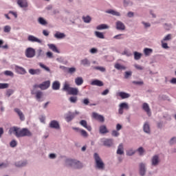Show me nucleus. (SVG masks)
<instances>
[{"mask_svg": "<svg viewBox=\"0 0 176 176\" xmlns=\"http://www.w3.org/2000/svg\"><path fill=\"white\" fill-rule=\"evenodd\" d=\"M10 134H14L16 138H21L22 137H31L32 133L27 128L20 129L17 126H13L9 130Z\"/></svg>", "mask_w": 176, "mask_h": 176, "instance_id": "nucleus-1", "label": "nucleus"}, {"mask_svg": "<svg viewBox=\"0 0 176 176\" xmlns=\"http://www.w3.org/2000/svg\"><path fill=\"white\" fill-rule=\"evenodd\" d=\"M94 159L95 160V168L100 170H105V164L98 153H95L94 154Z\"/></svg>", "mask_w": 176, "mask_h": 176, "instance_id": "nucleus-2", "label": "nucleus"}, {"mask_svg": "<svg viewBox=\"0 0 176 176\" xmlns=\"http://www.w3.org/2000/svg\"><path fill=\"white\" fill-rule=\"evenodd\" d=\"M139 174L140 176H145L146 175V164L140 162L139 164Z\"/></svg>", "mask_w": 176, "mask_h": 176, "instance_id": "nucleus-3", "label": "nucleus"}, {"mask_svg": "<svg viewBox=\"0 0 176 176\" xmlns=\"http://www.w3.org/2000/svg\"><path fill=\"white\" fill-rule=\"evenodd\" d=\"M25 54L28 58H32L33 57H35V49L28 47L26 49Z\"/></svg>", "mask_w": 176, "mask_h": 176, "instance_id": "nucleus-4", "label": "nucleus"}, {"mask_svg": "<svg viewBox=\"0 0 176 176\" xmlns=\"http://www.w3.org/2000/svg\"><path fill=\"white\" fill-rule=\"evenodd\" d=\"M60 69H63L65 72H67V74H69L70 75H73V74H75L76 72V67H67L65 66H60Z\"/></svg>", "mask_w": 176, "mask_h": 176, "instance_id": "nucleus-5", "label": "nucleus"}, {"mask_svg": "<svg viewBox=\"0 0 176 176\" xmlns=\"http://www.w3.org/2000/svg\"><path fill=\"white\" fill-rule=\"evenodd\" d=\"M92 118L96 120H98V122H100V123H104V122H105V118L104 116L98 114L96 112L92 113Z\"/></svg>", "mask_w": 176, "mask_h": 176, "instance_id": "nucleus-6", "label": "nucleus"}, {"mask_svg": "<svg viewBox=\"0 0 176 176\" xmlns=\"http://www.w3.org/2000/svg\"><path fill=\"white\" fill-rule=\"evenodd\" d=\"M92 118L96 120H98V122H100V123H104V122H105V118L104 116L98 114L96 112L92 113Z\"/></svg>", "mask_w": 176, "mask_h": 176, "instance_id": "nucleus-7", "label": "nucleus"}, {"mask_svg": "<svg viewBox=\"0 0 176 176\" xmlns=\"http://www.w3.org/2000/svg\"><path fill=\"white\" fill-rule=\"evenodd\" d=\"M16 3L21 9H27L28 8V1L27 0H16Z\"/></svg>", "mask_w": 176, "mask_h": 176, "instance_id": "nucleus-8", "label": "nucleus"}, {"mask_svg": "<svg viewBox=\"0 0 176 176\" xmlns=\"http://www.w3.org/2000/svg\"><path fill=\"white\" fill-rule=\"evenodd\" d=\"M101 142H102L104 146H107V148H111L112 145H113V139H101Z\"/></svg>", "mask_w": 176, "mask_h": 176, "instance_id": "nucleus-9", "label": "nucleus"}, {"mask_svg": "<svg viewBox=\"0 0 176 176\" xmlns=\"http://www.w3.org/2000/svg\"><path fill=\"white\" fill-rule=\"evenodd\" d=\"M49 127L50 129H55V130H59L60 123H58V121L53 120L50 122Z\"/></svg>", "mask_w": 176, "mask_h": 176, "instance_id": "nucleus-10", "label": "nucleus"}, {"mask_svg": "<svg viewBox=\"0 0 176 176\" xmlns=\"http://www.w3.org/2000/svg\"><path fill=\"white\" fill-rule=\"evenodd\" d=\"M75 118V113H72L71 111H68L65 115V120L67 122V123H69L74 118Z\"/></svg>", "mask_w": 176, "mask_h": 176, "instance_id": "nucleus-11", "label": "nucleus"}, {"mask_svg": "<svg viewBox=\"0 0 176 176\" xmlns=\"http://www.w3.org/2000/svg\"><path fill=\"white\" fill-rule=\"evenodd\" d=\"M27 164H28V161H27V160L18 161L14 163L15 166L18 167L19 168L25 167Z\"/></svg>", "mask_w": 176, "mask_h": 176, "instance_id": "nucleus-12", "label": "nucleus"}, {"mask_svg": "<svg viewBox=\"0 0 176 176\" xmlns=\"http://www.w3.org/2000/svg\"><path fill=\"white\" fill-rule=\"evenodd\" d=\"M116 28L118 30V31H124V30H126V25L124 23H123V22L118 21L116 23Z\"/></svg>", "mask_w": 176, "mask_h": 176, "instance_id": "nucleus-13", "label": "nucleus"}, {"mask_svg": "<svg viewBox=\"0 0 176 176\" xmlns=\"http://www.w3.org/2000/svg\"><path fill=\"white\" fill-rule=\"evenodd\" d=\"M99 133L102 134V135H104V134H108L109 133V130L107 127V125L102 124L99 126Z\"/></svg>", "mask_w": 176, "mask_h": 176, "instance_id": "nucleus-14", "label": "nucleus"}, {"mask_svg": "<svg viewBox=\"0 0 176 176\" xmlns=\"http://www.w3.org/2000/svg\"><path fill=\"white\" fill-rule=\"evenodd\" d=\"M49 87H50V80L44 81L39 84V89L41 90H47Z\"/></svg>", "mask_w": 176, "mask_h": 176, "instance_id": "nucleus-15", "label": "nucleus"}, {"mask_svg": "<svg viewBox=\"0 0 176 176\" xmlns=\"http://www.w3.org/2000/svg\"><path fill=\"white\" fill-rule=\"evenodd\" d=\"M160 162L159 155H155L151 158V166H153V167H156V166L159 165Z\"/></svg>", "mask_w": 176, "mask_h": 176, "instance_id": "nucleus-16", "label": "nucleus"}, {"mask_svg": "<svg viewBox=\"0 0 176 176\" xmlns=\"http://www.w3.org/2000/svg\"><path fill=\"white\" fill-rule=\"evenodd\" d=\"M15 71L16 74H19V75H25V74H27V71L25 70V69L19 65L15 66Z\"/></svg>", "mask_w": 176, "mask_h": 176, "instance_id": "nucleus-17", "label": "nucleus"}, {"mask_svg": "<svg viewBox=\"0 0 176 176\" xmlns=\"http://www.w3.org/2000/svg\"><path fill=\"white\" fill-rule=\"evenodd\" d=\"M28 41L29 42H32V43H42V40L35 37L34 35H29L28 36Z\"/></svg>", "mask_w": 176, "mask_h": 176, "instance_id": "nucleus-18", "label": "nucleus"}, {"mask_svg": "<svg viewBox=\"0 0 176 176\" xmlns=\"http://www.w3.org/2000/svg\"><path fill=\"white\" fill-rule=\"evenodd\" d=\"M143 131L146 134H151V124L148 122H145L143 124Z\"/></svg>", "mask_w": 176, "mask_h": 176, "instance_id": "nucleus-19", "label": "nucleus"}, {"mask_svg": "<svg viewBox=\"0 0 176 176\" xmlns=\"http://www.w3.org/2000/svg\"><path fill=\"white\" fill-rule=\"evenodd\" d=\"M142 109L147 113L148 116H151V115H152V113L151 112V108L149 107V104H148V103H143Z\"/></svg>", "mask_w": 176, "mask_h": 176, "instance_id": "nucleus-20", "label": "nucleus"}, {"mask_svg": "<svg viewBox=\"0 0 176 176\" xmlns=\"http://www.w3.org/2000/svg\"><path fill=\"white\" fill-rule=\"evenodd\" d=\"M90 85L91 86H98V87H102V86H104V82L100 80H93Z\"/></svg>", "mask_w": 176, "mask_h": 176, "instance_id": "nucleus-21", "label": "nucleus"}, {"mask_svg": "<svg viewBox=\"0 0 176 176\" xmlns=\"http://www.w3.org/2000/svg\"><path fill=\"white\" fill-rule=\"evenodd\" d=\"M14 111L19 116L20 120H21V121L25 120V117L24 116V113H23V111H21V110H20V109L15 108L14 109Z\"/></svg>", "mask_w": 176, "mask_h": 176, "instance_id": "nucleus-22", "label": "nucleus"}, {"mask_svg": "<svg viewBox=\"0 0 176 176\" xmlns=\"http://www.w3.org/2000/svg\"><path fill=\"white\" fill-rule=\"evenodd\" d=\"M117 96L120 97V98H122V100H124L126 98H130V97H131L130 94H127V93H126L124 91L118 92L117 94Z\"/></svg>", "mask_w": 176, "mask_h": 176, "instance_id": "nucleus-23", "label": "nucleus"}, {"mask_svg": "<svg viewBox=\"0 0 176 176\" xmlns=\"http://www.w3.org/2000/svg\"><path fill=\"white\" fill-rule=\"evenodd\" d=\"M80 124L82 126V127H85V129H87L88 131H91V126L87 125V121L82 120L80 121Z\"/></svg>", "mask_w": 176, "mask_h": 176, "instance_id": "nucleus-24", "label": "nucleus"}, {"mask_svg": "<svg viewBox=\"0 0 176 176\" xmlns=\"http://www.w3.org/2000/svg\"><path fill=\"white\" fill-rule=\"evenodd\" d=\"M105 12L107 13L108 14H112V16H116L117 17H120L121 16L120 12L112 9L106 10Z\"/></svg>", "mask_w": 176, "mask_h": 176, "instance_id": "nucleus-25", "label": "nucleus"}, {"mask_svg": "<svg viewBox=\"0 0 176 176\" xmlns=\"http://www.w3.org/2000/svg\"><path fill=\"white\" fill-rule=\"evenodd\" d=\"M116 153L117 155H124V147L123 146V143L118 145Z\"/></svg>", "mask_w": 176, "mask_h": 176, "instance_id": "nucleus-26", "label": "nucleus"}, {"mask_svg": "<svg viewBox=\"0 0 176 176\" xmlns=\"http://www.w3.org/2000/svg\"><path fill=\"white\" fill-rule=\"evenodd\" d=\"M76 160L66 159L65 161V164L66 167H74Z\"/></svg>", "mask_w": 176, "mask_h": 176, "instance_id": "nucleus-27", "label": "nucleus"}, {"mask_svg": "<svg viewBox=\"0 0 176 176\" xmlns=\"http://www.w3.org/2000/svg\"><path fill=\"white\" fill-rule=\"evenodd\" d=\"M32 94H35L36 96V99L38 102H41V98H42L43 96V93L41 91H37L36 93H34V91H32Z\"/></svg>", "mask_w": 176, "mask_h": 176, "instance_id": "nucleus-28", "label": "nucleus"}, {"mask_svg": "<svg viewBox=\"0 0 176 176\" xmlns=\"http://www.w3.org/2000/svg\"><path fill=\"white\" fill-rule=\"evenodd\" d=\"M60 86H61L60 81L55 80L52 83V90H60Z\"/></svg>", "mask_w": 176, "mask_h": 176, "instance_id": "nucleus-29", "label": "nucleus"}, {"mask_svg": "<svg viewBox=\"0 0 176 176\" xmlns=\"http://www.w3.org/2000/svg\"><path fill=\"white\" fill-rule=\"evenodd\" d=\"M54 38L56 39H64L65 38L66 35L65 33H61L60 32H56V33L54 34Z\"/></svg>", "mask_w": 176, "mask_h": 176, "instance_id": "nucleus-30", "label": "nucleus"}, {"mask_svg": "<svg viewBox=\"0 0 176 176\" xmlns=\"http://www.w3.org/2000/svg\"><path fill=\"white\" fill-rule=\"evenodd\" d=\"M79 93V89L78 88L72 87L70 88V91L68 92V94L70 96H78V94Z\"/></svg>", "mask_w": 176, "mask_h": 176, "instance_id": "nucleus-31", "label": "nucleus"}, {"mask_svg": "<svg viewBox=\"0 0 176 176\" xmlns=\"http://www.w3.org/2000/svg\"><path fill=\"white\" fill-rule=\"evenodd\" d=\"M41 69H29V74L30 75H41Z\"/></svg>", "mask_w": 176, "mask_h": 176, "instance_id": "nucleus-32", "label": "nucleus"}, {"mask_svg": "<svg viewBox=\"0 0 176 176\" xmlns=\"http://www.w3.org/2000/svg\"><path fill=\"white\" fill-rule=\"evenodd\" d=\"M71 88L72 87L69 86V84L67 82H65L62 90L63 91H67V93H69Z\"/></svg>", "mask_w": 176, "mask_h": 176, "instance_id": "nucleus-33", "label": "nucleus"}, {"mask_svg": "<svg viewBox=\"0 0 176 176\" xmlns=\"http://www.w3.org/2000/svg\"><path fill=\"white\" fill-rule=\"evenodd\" d=\"M47 46L50 50H52V52H54L55 53H60V50L57 49V47H56V45L54 44H47Z\"/></svg>", "mask_w": 176, "mask_h": 176, "instance_id": "nucleus-34", "label": "nucleus"}, {"mask_svg": "<svg viewBox=\"0 0 176 176\" xmlns=\"http://www.w3.org/2000/svg\"><path fill=\"white\" fill-rule=\"evenodd\" d=\"M74 82L76 86H82V85H83V78L77 77L75 78Z\"/></svg>", "mask_w": 176, "mask_h": 176, "instance_id": "nucleus-35", "label": "nucleus"}, {"mask_svg": "<svg viewBox=\"0 0 176 176\" xmlns=\"http://www.w3.org/2000/svg\"><path fill=\"white\" fill-rule=\"evenodd\" d=\"M80 64L84 67H90V60L85 58L80 60Z\"/></svg>", "mask_w": 176, "mask_h": 176, "instance_id": "nucleus-36", "label": "nucleus"}, {"mask_svg": "<svg viewBox=\"0 0 176 176\" xmlns=\"http://www.w3.org/2000/svg\"><path fill=\"white\" fill-rule=\"evenodd\" d=\"M83 167V165L80 163V161L75 160L74 164L73 165V168H82Z\"/></svg>", "mask_w": 176, "mask_h": 176, "instance_id": "nucleus-37", "label": "nucleus"}, {"mask_svg": "<svg viewBox=\"0 0 176 176\" xmlns=\"http://www.w3.org/2000/svg\"><path fill=\"white\" fill-rule=\"evenodd\" d=\"M144 53L146 57H148V56L153 53V50H152L151 48H144Z\"/></svg>", "mask_w": 176, "mask_h": 176, "instance_id": "nucleus-38", "label": "nucleus"}, {"mask_svg": "<svg viewBox=\"0 0 176 176\" xmlns=\"http://www.w3.org/2000/svg\"><path fill=\"white\" fill-rule=\"evenodd\" d=\"M45 55V52L42 50L41 48H39L38 50H36V58H39V57H43Z\"/></svg>", "mask_w": 176, "mask_h": 176, "instance_id": "nucleus-39", "label": "nucleus"}, {"mask_svg": "<svg viewBox=\"0 0 176 176\" xmlns=\"http://www.w3.org/2000/svg\"><path fill=\"white\" fill-rule=\"evenodd\" d=\"M133 56H134V60H141V57H142V54L138 52H133Z\"/></svg>", "mask_w": 176, "mask_h": 176, "instance_id": "nucleus-40", "label": "nucleus"}, {"mask_svg": "<svg viewBox=\"0 0 176 176\" xmlns=\"http://www.w3.org/2000/svg\"><path fill=\"white\" fill-rule=\"evenodd\" d=\"M173 39V34H168L166 36H165L162 40L164 42H168Z\"/></svg>", "mask_w": 176, "mask_h": 176, "instance_id": "nucleus-41", "label": "nucleus"}, {"mask_svg": "<svg viewBox=\"0 0 176 176\" xmlns=\"http://www.w3.org/2000/svg\"><path fill=\"white\" fill-rule=\"evenodd\" d=\"M109 28V26H108L107 24H100L96 27V30H108Z\"/></svg>", "mask_w": 176, "mask_h": 176, "instance_id": "nucleus-42", "label": "nucleus"}, {"mask_svg": "<svg viewBox=\"0 0 176 176\" xmlns=\"http://www.w3.org/2000/svg\"><path fill=\"white\" fill-rule=\"evenodd\" d=\"M114 67L116 68V69H118V71H120L122 69L123 70L126 69V67L124 65H120V63H116L114 65Z\"/></svg>", "mask_w": 176, "mask_h": 176, "instance_id": "nucleus-43", "label": "nucleus"}, {"mask_svg": "<svg viewBox=\"0 0 176 176\" xmlns=\"http://www.w3.org/2000/svg\"><path fill=\"white\" fill-rule=\"evenodd\" d=\"M38 23L41 25H47V21H46V20H45V19H43V17H39L38 19Z\"/></svg>", "mask_w": 176, "mask_h": 176, "instance_id": "nucleus-44", "label": "nucleus"}, {"mask_svg": "<svg viewBox=\"0 0 176 176\" xmlns=\"http://www.w3.org/2000/svg\"><path fill=\"white\" fill-rule=\"evenodd\" d=\"M93 69H96V71H100V72H105V71H107V69H105V67L100 66H94Z\"/></svg>", "mask_w": 176, "mask_h": 176, "instance_id": "nucleus-45", "label": "nucleus"}, {"mask_svg": "<svg viewBox=\"0 0 176 176\" xmlns=\"http://www.w3.org/2000/svg\"><path fill=\"white\" fill-rule=\"evenodd\" d=\"M38 65H39V67H41V68H43V69H45V71H47V72H50V68H49V67L45 65L43 63H39Z\"/></svg>", "mask_w": 176, "mask_h": 176, "instance_id": "nucleus-46", "label": "nucleus"}, {"mask_svg": "<svg viewBox=\"0 0 176 176\" xmlns=\"http://www.w3.org/2000/svg\"><path fill=\"white\" fill-rule=\"evenodd\" d=\"M14 93V90L12 89H8L6 90V97L9 98Z\"/></svg>", "mask_w": 176, "mask_h": 176, "instance_id": "nucleus-47", "label": "nucleus"}, {"mask_svg": "<svg viewBox=\"0 0 176 176\" xmlns=\"http://www.w3.org/2000/svg\"><path fill=\"white\" fill-rule=\"evenodd\" d=\"M3 74L4 75H6V76H11V78H13L14 76V74L13 73V72L10 70L5 71Z\"/></svg>", "mask_w": 176, "mask_h": 176, "instance_id": "nucleus-48", "label": "nucleus"}, {"mask_svg": "<svg viewBox=\"0 0 176 176\" xmlns=\"http://www.w3.org/2000/svg\"><path fill=\"white\" fill-rule=\"evenodd\" d=\"M95 35L97 38H99L100 39H104V34L100 32H95Z\"/></svg>", "mask_w": 176, "mask_h": 176, "instance_id": "nucleus-49", "label": "nucleus"}, {"mask_svg": "<svg viewBox=\"0 0 176 176\" xmlns=\"http://www.w3.org/2000/svg\"><path fill=\"white\" fill-rule=\"evenodd\" d=\"M137 152H138L140 156H144V153H145V150L144 149V147H139L137 149Z\"/></svg>", "mask_w": 176, "mask_h": 176, "instance_id": "nucleus-50", "label": "nucleus"}, {"mask_svg": "<svg viewBox=\"0 0 176 176\" xmlns=\"http://www.w3.org/2000/svg\"><path fill=\"white\" fill-rule=\"evenodd\" d=\"M82 19L84 23H86L87 24H89V23L91 21V17H90V16H83Z\"/></svg>", "mask_w": 176, "mask_h": 176, "instance_id": "nucleus-51", "label": "nucleus"}, {"mask_svg": "<svg viewBox=\"0 0 176 176\" xmlns=\"http://www.w3.org/2000/svg\"><path fill=\"white\" fill-rule=\"evenodd\" d=\"M133 155H135V151L133 148L126 151V156H133Z\"/></svg>", "mask_w": 176, "mask_h": 176, "instance_id": "nucleus-52", "label": "nucleus"}, {"mask_svg": "<svg viewBox=\"0 0 176 176\" xmlns=\"http://www.w3.org/2000/svg\"><path fill=\"white\" fill-rule=\"evenodd\" d=\"M122 55L126 56V57H131V56H133L131 52H129V50H124V52H122Z\"/></svg>", "mask_w": 176, "mask_h": 176, "instance_id": "nucleus-53", "label": "nucleus"}, {"mask_svg": "<svg viewBox=\"0 0 176 176\" xmlns=\"http://www.w3.org/2000/svg\"><path fill=\"white\" fill-rule=\"evenodd\" d=\"M111 135H112V137L118 138V137H119V135H120V133H119V131L113 130L111 131Z\"/></svg>", "mask_w": 176, "mask_h": 176, "instance_id": "nucleus-54", "label": "nucleus"}, {"mask_svg": "<svg viewBox=\"0 0 176 176\" xmlns=\"http://www.w3.org/2000/svg\"><path fill=\"white\" fill-rule=\"evenodd\" d=\"M80 134L82 137H84V138H87V137H89V134H87V132L85 129H82Z\"/></svg>", "mask_w": 176, "mask_h": 176, "instance_id": "nucleus-55", "label": "nucleus"}, {"mask_svg": "<svg viewBox=\"0 0 176 176\" xmlns=\"http://www.w3.org/2000/svg\"><path fill=\"white\" fill-rule=\"evenodd\" d=\"M120 108L122 109H129V104L126 102H122L120 104Z\"/></svg>", "mask_w": 176, "mask_h": 176, "instance_id": "nucleus-56", "label": "nucleus"}, {"mask_svg": "<svg viewBox=\"0 0 176 176\" xmlns=\"http://www.w3.org/2000/svg\"><path fill=\"white\" fill-rule=\"evenodd\" d=\"M132 75H133V72H131V71L125 72L124 78H125V79H129V78H131V76Z\"/></svg>", "mask_w": 176, "mask_h": 176, "instance_id": "nucleus-57", "label": "nucleus"}, {"mask_svg": "<svg viewBox=\"0 0 176 176\" xmlns=\"http://www.w3.org/2000/svg\"><path fill=\"white\" fill-rule=\"evenodd\" d=\"M69 101H70L72 104H76V101H78V97L72 96L69 98Z\"/></svg>", "mask_w": 176, "mask_h": 176, "instance_id": "nucleus-58", "label": "nucleus"}, {"mask_svg": "<svg viewBox=\"0 0 176 176\" xmlns=\"http://www.w3.org/2000/svg\"><path fill=\"white\" fill-rule=\"evenodd\" d=\"M10 146H11V148H16L17 146V141L15 140H12L10 142Z\"/></svg>", "mask_w": 176, "mask_h": 176, "instance_id": "nucleus-59", "label": "nucleus"}, {"mask_svg": "<svg viewBox=\"0 0 176 176\" xmlns=\"http://www.w3.org/2000/svg\"><path fill=\"white\" fill-rule=\"evenodd\" d=\"M161 44H162V47L163 49H169L170 47H168V45L167 44V43H166V41H163L162 40H161Z\"/></svg>", "mask_w": 176, "mask_h": 176, "instance_id": "nucleus-60", "label": "nucleus"}, {"mask_svg": "<svg viewBox=\"0 0 176 176\" xmlns=\"http://www.w3.org/2000/svg\"><path fill=\"white\" fill-rule=\"evenodd\" d=\"M175 144H176V136L173 137L169 140V144H170V145H175Z\"/></svg>", "mask_w": 176, "mask_h": 176, "instance_id": "nucleus-61", "label": "nucleus"}, {"mask_svg": "<svg viewBox=\"0 0 176 176\" xmlns=\"http://www.w3.org/2000/svg\"><path fill=\"white\" fill-rule=\"evenodd\" d=\"M9 85L8 83H0V89H8Z\"/></svg>", "mask_w": 176, "mask_h": 176, "instance_id": "nucleus-62", "label": "nucleus"}, {"mask_svg": "<svg viewBox=\"0 0 176 176\" xmlns=\"http://www.w3.org/2000/svg\"><path fill=\"white\" fill-rule=\"evenodd\" d=\"M132 83L133 85H136L137 86H142V85H144V81H133Z\"/></svg>", "mask_w": 176, "mask_h": 176, "instance_id": "nucleus-63", "label": "nucleus"}, {"mask_svg": "<svg viewBox=\"0 0 176 176\" xmlns=\"http://www.w3.org/2000/svg\"><path fill=\"white\" fill-rule=\"evenodd\" d=\"M12 30V28H10V25H6L3 29L4 32H9Z\"/></svg>", "mask_w": 176, "mask_h": 176, "instance_id": "nucleus-64", "label": "nucleus"}]
</instances>
